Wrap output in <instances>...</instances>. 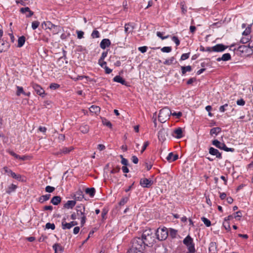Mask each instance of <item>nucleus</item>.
I'll return each mask as SVG.
<instances>
[{"label":"nucleus","mask_w":253,"mask_h":253,"mask_svg":"<svg viewBox=\"0 0 253 253\" xmlns=\"http://www.w3.org/2000/svg\"><path fill=\"white\" fill-rule=\"evenodd\" d=\"M221 131V129L219 127H213L210 130V134L211 136L214 135H217Z\"/></svg>","instance_id":"nucleus-26"},{"label":"nucleus","mask_w":253,"mask_h":253,"mask_svg":"<svg viewBox=\"0 0 253 253\" xmlns=\"http://www.w3.org/2000/svg\"><path fill=\"white\" fill-rule=\"evenodd\" d=\"M85 206L82 204L77 206L76 207L77 215L78 218H81V224L83 226L84 225L86 222V213L85 212Z\"/></svg>","instance_id":"nucleus-3"},{"label":"nucleus","mask_w":253,"mask_h":253,"mask_svg":"<svg viewBox=\"0 0 253 253\" xmlns=\"http://www.w3.org/2000/svg\"><path fill=\"white\" fill-rule=\"evenodd\" d=\"M168 136L167 130L163 128L161 129L158 132V137L159 141L164 142L166 139V137Z\"/></svg>","instance_id":"nucleus-10"},{"label":"nucleus","mask_w":253,"mask_h":253,"mask_svg":"<svg viewBox=\"0 0 253 253\" xmlns=\"http://www.w3.org/2000/svg\"><path fill=\"white\" fill-rule=\"evenodd\" d=\"M181 73L182 75H184L187 72H191L192 71L191 66L190 65L187 66H181Z\"/></svg>","instance_id":"nucleus-33"},{"label":"nucleus","mask_w":253,"mask_h":253,"mask_svg":"<svg viewBox=\"0 0 253 253\" xmlns=\"http://www.w3.org/2000/svg\"><path fill=\"white\" fill-rule=\"evenodd\" d=\"M223 226H224L226 230L228 231H229L230 230V226L229 221H225L224 220V222H223Z\"/></svg>","instance_id":"nucleus-45"},{"label":"nucleus","mask_w":253,"mask_h":253,"mask_svg":"<svg viewBox=\"0 0 253 253\" xmlns=\"http://www.w3.org/2000/svg\"><path fill=\"white\" fill-rule=\"evenodd\" d=\"M216 243L214 242H211L209 246V252L211 253H214L216 250Z\"/></svg>","instance_id":"nucleus-36"},{"label":"nucleus","mask_w":253,"mask_h":253,"mask_svg":"<svg viewBox=\"0 0 253 253\" xmlns=\"http://www.w3.org/2000/svg\"><path fill=\"white\" fill-rule=\"evenodd\" d=\"M54 190L55 188L54 187L50 186L49 185L46 186L45 188V191L48 193H52L54 191Z\"/></svg>","instance_id":"nucleus-49"},{"label":"nucleus","mask_w":253,"mask_h":253,"mask_svg":"<svg viewBox=\"0 0 253 253\" xmlns=\"http://www.w3.org/2000/svg\"><path fill=\"white\" fill-rule=\"evenodd\" d=\"M76 202L74 200H69L64 205V208L65 209H73L76 205Z\"/></svg>","instance_id":"nucleus-21"},{"label":"nucleus","mask_w":253,"mask_h":253,"mask_svg":"<svg viewBox=\"0 0 253 253\" xmlns=\"http://www.w3.org/2000/svg\"><path fill=\"white\" fill-rule=\"evenodd\" d=\"M250 39L249 38V36H246L245 37H243L241 39V42H242V43H246L249 42Z\"/></svg>","instance_id":"nucleus-55"},{"label":"nucleus","mask_w":253,"mask_h":253,"mask_svg":"<svg viewBox=\"0 0 253 253\" xmlns=\"http://www.w3.org/2000/svg\"><path fill=\"white\" fill-rule=\"evenodd\" d=\"M157 36L161 38L162 40H165L169 37V35H167V36L163 37L162 33L160 32H157Z\"/></svg>","instance_id":"nucleus-57"},{"label":"nucleus","mask_w":253,"mask_h":253,"mask_svg":"<svg viewBox=\"0 0 253 253\" xmlns=\"http://www.w3.org/2000/svg\"><path fill=\"white\" fill-rule=\"evenodd\" d=\"M251 28L249 27H248L247 28H246L245 31L243 32V35L245 36H249V35L251 33Z\"/></svg>","instance_id":"nucleus-51"},{"label":"nucleus","mask_w":253,"mask_h":253,"mask_svg":"<svg viewBox=\"0 0 253 253\" xmlns=\"http://www.w3.org/2000/svg\"><path fill=\"white\" fill-rule=\"evenodd\" d=\"M128 200V198L126 197H124L121 199V201L119 203V205L120 206H123L127 202Z\"/></svg>","instance_id":"nucleus-50"},{"label":"nucleus","mask_w":253,"mask_h":253,"mask_svg":"<svg viewBox=\"0 0 253 253\" xmlns=\"http://www.w3.org/2000/svg\"><path fill=\"white\" fill-rule=\"evenodd\" d=\"M131 247L132 250H135L137 251L139 253H141L145 249L146 247H147L145 244L144 243L143 241L140 237H136L133 238L131 241Z\"/></svg>","instance_id":"nucleus-1"},{"label":"nucleus","mask_w":253,"mask_h":253,"mask_svg":"<svg viewBox=\"0 0 253 253\" xmlns=\"http://www.w3.org/2000/svg\"><path fill=\"white\" fill-rule=\"evenodd\" d=\"M73 148L72 147H64L62 148V150H60V152H58V154H68L69 153H70L72 150Z\"/></svg>","instance_id":"nucleus-31"},{"label":"nucleus","mask_w":253,"mask_h":253,"mask_svg":"<svg viewBox=\"0 0 253 253\" xmlns=\"http://www.w3.org/2000/svg\"><path fill=\"white\" fill-rule=\"evenodd\" d=\"M157 238L160 241L165 240L168 236V231L166 227L158 228L156 231Z\"/></svg>","instance_id":"nucleus-7"},{"label":"nucleus","mask_w":253,"mask_h":253,"mask_svg":"<svg viewBox=\"0 0 253 253\" xmlns=\"http://www.w3.org/2000/svg\"><path fill=\"white\" fill-rule=\"evenodd\" d=\"M149 144H150V143L148 141H145L144 143L143 147H142V150H141V153H143V152L145 150V149H146L147 146L149 145Z\"/></svg>","instance_id":"nucleus-58"},{"label":"nucleus","mask_w":253,"mask_h":253,"mask_svg":"<svg viewBox=\"0 0 253 253\" xmlns=\"http://www.w3.org/2000/svg\"><path fill=\"white\" fill-rule=\"evenodd\" d=\"M201 220L207 227H210L211 225V222L208 218L203 217L201 218Z\"/></svg>","instance_id":"nucleus-39"},{"label":"nucleus","mask_w":253,"mask_h":253,"mask_svg":"<svg viewBox=\"0 0 253 253\" xmlns=\"http://www.w3.org/2000/svg\"><path fill=\"white\" fill-rule=\"evenodd\" d=\"M113 81L117 83H119L123 85H125L126 86H128V84L127 82H126L122 77L120 76H115L113 79Z\"/></svg>","instance_id":"nucleus-17"},{"label":"nucleus","mask_w":253,"mask_h":253,"mask_svg":"<svg viewBox=\"0 0 253 253\" xmlns=\"http://www.w3.org/2000/svg\"><path fill=\"white\" fill-rule=\"evenodd\" d=\"M60 87V85L56 83H51L49 85V88L52 90H55Z\"/></svg>","instance_id":"nucleus-44"},{"label":"nucleus","mask_w":253,"mask_h":253,"mask_svg":"<svg viewBox=\"0 0 253 253\" xmlns=\"http://www.w3.org/2000/svg\"><path fill=\"white\" fill-rule=\"evenodd\" d=\"M50 197V194H46L44 195H42L39 198V201L41 203H43L44 202H45L49 199Z\"/></svg>","instance_id":"nucleus-32"},{"label":"nucleus","mask_w":253,"mask_h":253,"mask_svg":"<svg viewBox=\"0 0 253 253\" xmlns=\"http://www.w3.org/2000/svg\"><path fill=\"white\" fill-rule=\"evenodd\" d=\"M178 157L177 155H174L172 152L169 153L168 156L167 157V160L169 162H174L178 159Z\"/></svg>","instance_id":"nucleus-23"},{"label":"nucleus","mask_w":253,"mask_h":253,"mask_svg":"<svg viewBox=\"0 0 253 253\" xmlns=\"http://www.w3.org/2000/svg\"><path fill=\"white\" fill-rule=\"evenodd\" d=\"M230 59H231V55H230V53H225V54H223L221 57H219V58H217L216 60L217 61H220L221 60L226 61L229 60Z\"/></svg>","instance_id":"nucleus-24"},{"label":"nucleus","mask_w":253,"mask_h":253,"mask_svg":"<svg viewBox=\"0 0 253 253\" xmlns=\"http://www.w3.org/2000/svg\"><path fill=\"white\" fill-rule=\"evenodd\" d=\"M177 234V231L173 229H170L169 230V235L172 238H175Z\"/></svg>","instance_id":"nucleus-52"},{"label":"nucleus","mask_w":253,"mask_h":253,"mask_svg":"<svg viewBox=\"0 0 253 253\" xmlns=\"http://www.w3.org/2000/svg\"><path fill=\"white\" fill-rule=\"evenodd\" d=\"M171 115L175 116L177 119H179L182 115L181 112L171 113Z\"/></svg>","instance_id":"nucleus-56"},{"label":"nucleus","mask_w":253,"mask_h":253,"mask_svg":"<svg viewBox=\"0 0 253 253\" xmlns=\"http://www.w3.org/2000/svg\"><path fill=\"white\" fill-rule=\"evenodd\" d=\"M171 47L170 46H165L161 48V51L163 52L169 53L171 51Z\"/></svg>","instance_id":"nucleus-47"},{"label":"nucleus","mask_w":253,"mask_h":253,"mask_svg":"<svg viewBox=\"0 0 253 253\" xmlns=\"http://www.w3.org/2000/svg\"><path fill=\"white\" fill-rule=\"evenodd\" d=\"M20 12L21 13L25 14L26 17H30L34 14V12L28 7L21 8Z\"/></svg>","instance_id":"nucleus-14"},{"label":"nucleus","mask_w":253,"mask_h":253,"mask_svg":"<svg viewBox=\"0 0 253 253\" xmlns=\"http://www.w3.org/2000/svg\"><path fill=\"white\" fill-rule=\"evenodd\" d=\"M226 48V47L222 44H217L212 47V50L215 52H222Z\"/></svg>","instance_id":"nucleus-18"},{"label":"nucleus","mask_w":253,"mask_h":253,"mask_svg":"<svg viewBox=\"0 0 253 253\" xmlns=\"http://www.w3.org/2000/svg\"><path fill=\"white\" fill-rule=\"evenodd\" d=\"M12 178H15L19 181H23L21 179L22 176L20 174H16L15 172L12 171L10 173V175Z\"/></svg>","instance_id":"nucleus-38"},{"label":"nucleus","mask_w":253,"mask_h":253,"mask_svg":"<svg viewBox=\"0 0 253 253\" xmlns=\"http://www.w3.org/2000/svg\"><path fill=\"white\" fill-rule=\"evenodd\" d=\"M78 224V222L77 221H72L70 222H67L66 219L65 218H63L62 220L61 225H62V228L63 230L66 229H70L72 227L77 225Z\"/></svg>","instance_id":"nucleus-8"},{"label":"nucleus","mask_w":253,"mask_h":253,"mask_svg":"<svg viewBox=\"0 0 253 253\" xmlns=\"http://www.w3.org/2000/svg\"><path fill=\"white\" fill-rule=\"evenodd\" d=\"M61 201V198L59 196H54L51 200V203L54 205H58Z\"/></svg>","instance_id":"nucleus-25"},{"label":"nucleus","mask_w":253,"mask_h":253,"mask_svg":"<svg viewBox=\"0 0 253 253\" xmlns=\"http://www.w3.org/2000/svg\"><path fill=\"white\" fill-rule=\"evenodd\" d=\"M153 184V182L146 178H141L140 180V185L144 188H149Z\"/></svg>","instance_id":"nucleus-12"},{"label":"nucleus","mask_w":253,"mask_h":253,"mask_svg":"<svg viewBox=\"0 0 253 253\" xmlns=\"http://www.w3.org/2000/svg\"><path fill=\"white\" fill-rule=\"evenodd\" d=\"M209 153L211 155L215 156L218 159H222V155L221 153H220L217 149H215L213 147L210 148Z\"/></svg>","instance_id":"nucleus-15"},{"label":"nucleus","mask_w":253,"mask_h":253,"mask_svg":"<svg viewBox=\"0 0 253 253\" xmlns=\"http://www.w3.org/2000/svg\"><path fill=\"white\" fill-rule=\"evenodd\" d=\"M89 111L92 113H94L95 114H97L100 112V108L99 107H98L97 106L92 105L89 108Z\"/></svg>","instance_id":"nucleus-35"},{"label":"nucleus","mask_w":253,"mask_h":253,"mask_svg":"<svg viewBox=\"0 0 253 253\" xmlns=\"http://www.w3.org/2000/svg\"><path fill=\"white\" fill-rule=\"evenodd\" d=\"M25 40H26V38L24 36H22L20 37L18 40L17 46L18 47H22L24 44V43L25 42Z\"/></svg>","instance_id":"nucleus-30"},{"label":"nucleus","mask_w":253,"mask_h":253,"mask_svg":"<svg viewBox=\"0 0 253 253\" xmlns=\"http://www.w3.org/2000/svg\"><path fill=\"white\" fill-rule=\"evenodd\" d=\"M40 25V22L35 21L32 23V28L33 30L36 29Z\"/></svg>","instance_id":"nucleus-46"},{"label":"nucleus","mask_w":253,"mask_h":253,"mask_svg":"<svg viewBox=\"0 0 253 253\" xmlns=\"http://www.w3.org/2000/svg\"><path fill=\"white\" fill-rule=\"evenodd\" d=\"M175 58L174 57H171L170 59L166 60L164 62V64L165 65H170L172 64Z\"/></svg>","instance_id":"nucleus-40"},{"label":"nucleus","mask_w":253,"mask_h":253,"mask_svg":"<svg viewBox=\"0 0 253 253\" xmlns=\"http://www.w3.org/2000/svg\"><path fill=\"white\" fill-rule=\"evenodd\" d=\"M102 122L104 125L108 126L110 128H112V125L110 121L105 120V121H103Z\"/></svg>","instance_id":"nucleus-59"},{"label":"nucleus","mask_w":253,"mask_h":253,"mask_svg":"<svg viewBox=\"0 0 253 253\" xmlns=\"http://www.w3.org/2000/svg\"><path fill=\"white\" fill-rule=\"evenodd\" d=\"M148 47L146 46H140L138 47V50L142 53H145L146 52Z\"/></svg>","instance_id":"nucleus-64"},{"label":"nucleus","mask_w":253,"mask_h":253,"mask_svg":"<svg viewBox=\"0 0 253 253\" xmlns=\"http://www.w3.org/2000/svg\"><path fill=\"white\" fill-rule=\"evenodd\" d=\"M91 36L92 38L93 39L98 38L100 37V33L97 30H95L93 31Z\"/></svg>","instance_id":"nucleus-42"},{"label":"nucleus","mask_w":253,"mask_h":253,"mask_svg":"<svg viewBox=\"0 0 253 253\" xmlns=\"http://www.w3.org/2000/svg\"><path fill=\"white\" fill-rule=\"evenodd\" d=\"M173 136L176 138H180L183 137V131L181 127L176 128L173 132Z\"/></svg>","instance_id":"nucleus-16"},{"label":"nucleus","mask_w":253,"mask_h":253,"mask_svg":"<svg viewBox=\"0 0 253 253\" xmlns=\"http://www.w3.org/2000/svg\"><path fill=\"white\" fill-rule=\"evenodd\" d=\"M180 4L181 6L182 13L185 14L187 12V7L185 6L184 2H180Z\"/></svg>","instance_id":"nucleus-43"},{"label":"nucleus","mask_w":253,"mask_h":253,"mask_svg":"<svg viewBox=\"0 0 253 253\" xmlns=\"http://www.w3.org/2000/svg\"><path fill=\"white\" fill-rule=\"evenodd\" d=\"M237 50L241 53L246 54L249 53L251 50L249 45H242L238 47Z\"/></svg>","instance_id":"nucleus-13"},{"label":"nucleus","mask_w":253,"mask_h":253,"mask_svg":"<svg viewBox=\"0 0 253 253\" xmlns=\"http://www.w3.org/2000/svg\"><path fill=\"white\" fill-rule=\"evenodd\" d=\"M85 193L88 194L90 197H92L94 196L95 190L94 188H87L85 189Z\"/></svg>","instance_id":"nucleus-34"},{"label":"nucleus","mask_w":253,"mask_h":253,"mask_svg":"<svg viewBox=\"0 0 253 253\" xmlns=\"http://www.w3.org/2000/svg\"><path fill=\"white\" fill-rule=\"evenodd\" d=\"M45 228L48 229H51L52 230H54L55 228V226L54 223L48 222L45 225Z\"/></svg>","instance_id":"nucleus-48"},{"label":"nucleus","mask_w":253,"mask_h":253,"mask_svg":"<svg viewBox=\"0 0 253 253\" xmlns=\"http://www.w3.org/2000/svg\"><path fill=\"white\" fill-rule=\"evenodd\" d=\"M142 240L144 243L148 247L150 245H152L154 241V237L153 236V232L151 229H147L145 230L141 235Z\"/></svg>","instance_id":"nucleus-2"},{"label":"nucleus","mask_w":253,"mask_h":253,"mask_svg":"<svg viewBox=\"0 0 253 253\" xmlns=\"http://www.w3.org/2000/svg\"><path fill=\"white\" fill-rule=\"evenodd\" d=\"M111 45V42L108 39H104L102 40L100 43V46L102 49H105Z\"/></svg>","instance_id":"nucleus-19"},{"label":"nucleus","mask_w":253,"mask_h":253,"mask_svg":"<svg viewBox=\"0 0 253 253\" xmlns=\"http://www.w3.org/2000/svg\"><path fill=\"white\" fill-rule=\"evenodd\" d=\"M172 40L175 43L176 46H178L180 44V41L177 37L173 36L172 37Z\"/></svg>","instance_id":"nucleus-60"},{"label":"nucleus","mask_w":253,"mask_h":253,"mask_svg":"<svg viewBox=\"0 0 253 253\" xmlns=\"http://www.w3.org/2000/svg\"><path fill=\"white\" fill-rule=\"evenodd\" d=\"M183 243L185 245L189 252L191 253H195L196 249L195 248V244L193 238L190 235L187 236L183 240Z\"/></svg>","instance_id":"nucleus-5"},{"label":"nucleus","mask_w":253,"mask_h":253,"mask_svg":"<svg viewBox=\"0 0 253 253\" xmlns=\"http://www.w3.org/2000/svg\"><path fill=\"white\" fill-rule=\"evenodd\" d=\"M42 25V26L44 25L46 29H48L51 31L52 33L54 35L58 34L61 31V27L60 26L55 25L49 21H44Z\"/></svg>","instance_id":"nucleus-6"},{"label":"nucleus","mask_w":253,"mask_h":253,"mask_svg":"<svg viewBox=\"0 0 253 253\" xmlns=\"http://www.w3.org/2000/svg\"><path fill=\"white\" fill-rule=\"evenodd\" d=\"M133 26L130 23L126 24L125 25V32L127 35L133 29Z\"/></svg>","instance_id":"nucleus-27"},{"label":"nucleus","mask_w":253,"mask_h":253,"mask_svg":"<svg viewBox=\"0 0 253 253\" xmlns=\"http://www.w3.org/2000/svg\"><path fill=\"white\" fill-rule=\"evenodd\" d=\"M212 144L216 147L221 150H222L223 148H224V147L225 146V145L224 143H221L217 139L213 140L212 141Z\"/></svg>","instance_id":"nucleus-22"},{"label":"nucleus","mask_w":253,"mask_h":253,"mask_svg":"<svg viewBox=\"0 0 253 253\" xmlns=\"http://www.w3.org/2000/svg\"><path fill=\"white\" fill-rule=\"evenodd\" d=\"M52 248L54 251V253H62L64 250V248L58 243L54 244Z\"/></svg>","instance_id":"nucleus-20"},{"label":"nucleus","mask_w":253,"mask_h":253,"mask_svg":"<svg viewBox=\"0 0 253 253\" xmlns=\"http://www.w3.org/2000/svg\"><path fill=\"white\" fill-rule=\"evenodd\" d=\"M3 170L4 171V173L7 174L8 176L10 175V173L12 171L10 169L6 167H5L3 168Z\"/></svg>","instance_id":"nucleus-54"},{"label":"nucleus","mask_w":253,"mask_h":253,"mask_svg":"<svg viewBox=\"0 0 253 253\" xmlns=\"http://www.w3.org/2000/svg\"><path fill=\"white\" fill-rule=\"evenodd\" d=\"M10 45L8 42L4 40L3 39H0V53L6 51Z\"/></svg>","instance_id":"nucleus-11"},{"label":"nucleus","mask_w":253,"mask_h":253,"mask_svg":"<svg viewBox=\"0 0 253 253\" xmlns=\"http://www.w3.org/2000/svg\"><path fill=\"white\" fill-rule=\"evenodd\" d=\"M77 37L79 39H81L84 37V32L82 31H77Z\"/></svg>","instance_id":"nucleus-62"},{"label":"nucleus","mask_w":253,"mask_h":253,"mask_svg":"<svg viewBox=\"0 0 253 253\" xmlns=\"http://www.w3.org/2000/svg\"><path fill=\"white\" fill-rule=\"evenodd\" d=\"M242 216V212L241 211H238L235 212V215L234 217L235 218H238V220H240V218Z\"/></svg>","instance_id":"nucleus-63"},{"label":"nucleus","mask_w":253,"mask_h":253,"mask_svg":"<svg viewBox=\"0 0 253 253\" xmlns=\"http://www.w3.org/2000/svg\"><path fill=\"white\" fill-rule=\"evenodd\" d=\"M79 129L83 133H86L89 130V127L87 125H83L80 127Z\"/></svg>","instance_id":"nucleus-29"},{"label":"nucleus","mask_w":253,"mask_h":253,"mask_svg":"<svg viewBox=\"0 0 253 253\" xmlns=\"http://www.w3.org/2000/svg\"><path fill=\"white\" fill-rule=\"evenodd\" d=\"M17 91L16 92V95L17 96H20L21 94H25V92L23 90V88L21 86H17Z\"/></svg>","instance_id":"nucleus-41"},{"label":"nucleus","mask_w":253,"mask_h":253,"mask_svg":"<svg viewBox=\"0 0 253 253\" xmlns=\"http://www.w3.org/2000/svg\"><path fill=\"white\" fill-rule=\"evenodd\" d=\"M64 52L65 53V51H64ZM66 59V55L64 53V55H63V56L62 57H61L60 58H58L57 61V65H58L59 67H62L63 64H64V60Z\"/></svg>","instance_id":"nucleus-28"},{"label":"nucleus","mask_w":253,"mask_h":253,"mask_svg":"<svg viewBox=\"0 0 253 253\" xmlns=\"http://www.w3.org/2000/svg\"><path fill=\"white\" fill-rule=\"evenodd\" d=\"M190 56V52L186 53H183L182 54L180 57L181 60H185L187 59H188L189 57Z\"/></svg>","instance_id":"nucleus-53"},{"label":"nucleus","mask_w":253,"mask_h":253,"mask_svg":"<svg viewBox=\"0 0 253 253\" xmlns=\"http://www.w3.org/2000/svg\"><path fill=\"white\" fill-rule=\"evenodd\" d=\"M171 112L168 107H165L160 110L158 116L159 121L164 123L169 119V116L171 115Z\"/></svg>","instance_id":"nucleus-4"},{"label":"nucleus","mask_w":253,"mask_h":253,"mask_svg":"<svg viewBox=\"0 0 253 253\" xmlns=\"http://www.w3.org/2000/svg\"><path fill=\"white\" fill-rule=\"evenodd\" d=\"M17 186L14 184H11L9 186H8L6 192L8 194H10L12 192H13L17 188Z\"/></svg>","instance_id":"nucleus-37"},{"label":"nucleus","mask_w":253,"mask_h":253,"mask_svg":"<svg viewBox=\"0 0 253 253\" xmlns=\"http://www.w3.org/2000/svg\"><path fill=\"white\" fill-rule=\"evenodd\" d=\"M120 157L122 159L121 163L124 166H127L128 165V161L126 158H124L122 155L120 156Z\"/></svg>","instance_id":"nucleus-61"},{"label":"nucleus","mask_w":253,"mask_h":253,"mask_svg":"<svg viewBox=\"0 0 253 253\" xmlns=\"http://www.w3.org/2000/svg\"><path fill=\"white\" fill-rule=\"evenodd\" d=\"M32 87L38 95L42 97L44 96V95L45 94V91L40 85L37 84H33Z\"/></svg>","instance_id":"nucleus-9"}]
</instances>
